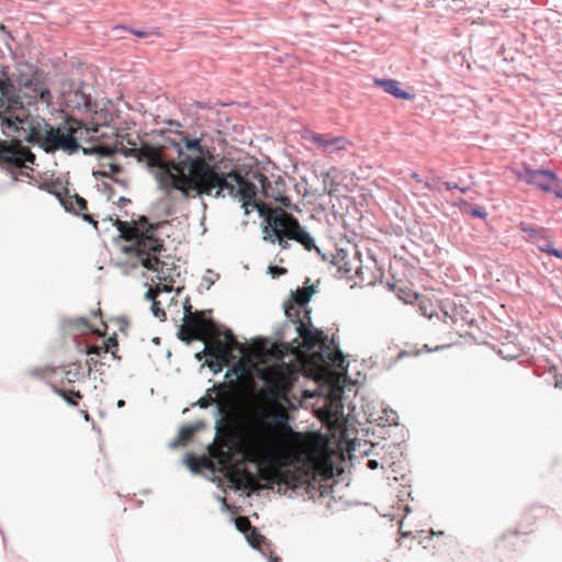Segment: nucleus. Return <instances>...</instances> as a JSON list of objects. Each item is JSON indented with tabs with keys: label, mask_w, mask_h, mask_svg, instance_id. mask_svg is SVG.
I'll return each mask as SVG.
<instances>
[{
	"label": "nucleus",
	"mask_w": 562,
	"mask_h": 562,
	"mask_svg": "<svg viewBox=\"0 0 562 562\" xmlns=\"http://www.w3.org/2000/svg\"><path fill=\"white\" fill-rule=\"evenodd\" d=\"M124 406H125V401H124V400H119V401L116 402V407H117V408H123Z\"/></svg>",
	"instance_id": "obj_62"
},
{
	"label": "nucleus",
	"mask_w": 562,
	"mask_h": 562,
	"mask_svg": "<svg viewBox=\"0 0 562 562\" xmlns=\"http://www.w3.org/2000/svg\"><path fill=\"white\" fill-rule=\"evenodd\" d=\"M270 429L266 434V443L272 450L279 448L281 438L293 429V417L284 412H276L267 415Z\"/></svg>",
	"instance_id": "obj_10"
},
{
	"label": "nucleus",
	"mask_w": 562,
	"mask_h": 562,
	"mask_svg": "<svg viewBox=\"0 0 562 562\" xmlns=\"http://www.w3.org/2000/svg\"><path fill=\"white\" fill-rule=\"evenodd\" d=\"M78 216H80L85 222L92 224V226H93L97 231L99 229V228H98L99 223H98V221H95V220L93 218V215H91V214H89V213L83 212V213H79V215H78Z\"/></svg>",
	"instance_id": "obj_44"
},
{
	"label": "nucleus",
	"mask_w": 562,
	"mask_h": 562,
	"mask_svg": "<svg viewBox=\"0 0 562 562\" xmlns=\"http://www.w3.org/2000/svg\"><path fill=\"white\" fill-rule=\"evenodd\" d=\"M234 176L241 180L240 182H246L249 186V190L245 191V199H240L239 194H228L231 198L238 200L243 203L245 207V215L249 214L248 206L257 210L259 217L263 220L262 223V234L263 240L270 244H276V240L279 239V235L285 234L288 229H291L292 221L290 220L289 213H285L282 209H276L270 212V207L265 203L258 200V188L254 181H249L243 173L238 171H234Z\"/></svg>",
	"instance_id": "obj_4"
},
{
	"label": "nucleus",
	"mask_w": 562,
	"mask_h": 562,
	"mask_svg": "<svg viewBox=\"0 0 562 562\" xmlns=\"http://www.w3.org/2000/svg\"><path fill=\"white\" fill-rule=\"evenodd\" d=\"M448 347H450V345H438V346H436L435 348H428V346H427V345H425V348H426V349H427V351H429V352H432V351H440V350H442V349H445V348H448Z\"/></svg>",
	"instance_id": "obj_52"
},
{
	"label": "nucleus",
	"mask_w": 562,
	"mask_h": 562,
	"mask_svg": "<svg viewBox=\"0 0 562 562\" xmlns=\"http://www.w3.org/2000/svg\"><path fill=\"white\" fill-rule=\"evenodd\" d=\"M194 429L190 425H184L179 429L178 439L182 442L189 441L194 436Z\"/></svg>",
	"instance_id": "obj_32"
},
{
	"label": "nucleus",
	"mask_w": 562,
	"mask_h": 562,
	"mask_svg": "<svg viewBox=\"0 0 562 562\" xmlns=\"http://www.w3.org/2000/svg\"><path fill=\"white\" fill-rule=\"evenodd\" d=\"M35 159V155L20 140L8 144L0 139V166L13 176L14 181L19 180L16 171L22 167V162L34 164Z\"/></svg>",
	"instance_id": "obj_7"
},
{
	"label": "nucleus",
	"mask_w": 562,
	"mask_h": 562,
	"mask_svg": "<svg viewBox=\"0 0 562 562\" xmlns=\"http://www.w3.org/2000/svg\"><path fill=\"white\" fill-rule=\"evenodd\" d=\"M550 182L547 186L546 193H552L557 199L562 200V179L559 178L555 171L549 173Z\"/></svg>",
	"instance_id": "obj_22"
},
{
	"label": "nucleus",
	"mask_w": 562,
	"mask_h": 562,
	"mask_svg": "<svg viewBox=\"0 0 562 562\" xmlns=\"http://www.w3.org/2000/svg\"><path fill=\"white\" fill-rule=\"evenodd\" d=\"M103 192L108 195V200H111L114 195V188L110 184V183H106V182H103Z\"/></svg>",
	"instance_id": "obj_46"
},
{
	"label": "nucleus",
	"mask_w": 562,
	"mask_h": 562,
	"mask_svg": "<svg viewBox=\"0 0 562 562\" xmlns=\"http://www.w3.org/2000/svg\"><path fill=\"white\" fill-rule=\"evenodd\" d=\"M311 279L306 278L305 289L297 288L295 291L291 292V300L299 307L306 306L316 292V284L308 285Z\"/></svg>",
	"instance_id": "obj_17"
},
{
	"label": "nucleus",
	"mask_w": 562,
	"mask_h": 562,
	"mask_svg": "<svg viewBox=\"0 0 562 562\" xmlns=\"http://www.w3.org/2000/svg\"><path fill=\"white\" fill-rule=\"evenodd\" d=\"M443 186L449 191H451V190H459L462 193H465L469 190L468 187H460L458 183L452 182V181H446V182H443Z\"/></svg>",
	"instance_id": "obj_41"
},
{
	"label": "nucleus",
	"mask_w": 562,
	"mask_h": 562,
	"mask_svg": "<svg viewBox=\"0 0 562 562\" xmlns=\"http://www.w3.org/2000/svg\"><path fill=\"white\" fill-rule=\"evenodd\" d=\"M166 144L176 150L180 160L178 168L157 178L159 187L169 198L176 199L175 194L179 193L184 199L204 194L218 199L225 198L226 191L227 194H241L239 198L245 199V191L249 190V186L244 181L239 182V178L234 176L235 170L225 172L210 165H202L198 156L182 153L181 136L168 137Z\"/></svg>",
	"instance_id": "obj_2"
},
{
	"label": "nucleus",
	"mask_w": 562,
	"mask_h": 562,
	"mask_svg": "<svg viewBox=\"0 0 562 562\" xmlns=\"http://www.w3.org/2000/svg\"><path fill=\"white\" fill-rule=\"evenodd\" d=\"M234 522H235L237 530H239L240 532H245V528L248 526L247 520H239L236 518V519H234Z\"/></svg>",
	"instance_id": "obj_48"
},
{
	"label": "nucleus",
	"mask_w": 562,
	"mask_h": 562,
	"mask_svg": "<svg viewBox=\"0 0 562 562\" xmlns=\"http://www.w3.org/2000/svg\"><path fill=\"white\" fill-rule=\"evenodd\" d=\"M240 490L247 496H251V495H255V494L259 495V493L261 491V486L259 484H257L256 482L251 481V480H247L246 482L243 483Z\"/></svg>",
	"instance_id": "obj_28"
},
{
	"label": "nucleus",
	"mask_w": 562,
	"mask_h": 562,
	"mask_svg": "<svg viewBox=\"0 0 562 562\" xmlns=\"http://www.w3.org/2000/svg\"><path fill=\"white\" fill-rule=\"evenodd\" d=\"M61 105L70 111H92L94 102L92 100L90 85L85 80L75 78H61L59 80Z\"/></svg>",
	"instance_id": "obj_6"
},
{
	"label": "nucleus",
	"mask_w": 562,
	"mask_h": 562,
	"mask_svg": "<svg viewBox=\"0 0 562 562\" xmlns=\"http://www.w3.org/2000/svg\"><path fill=\"white\" fill-rule=\"evenodd\" d=\"M552 257L559 258L562 260V250L554 248L553 252L551 254Z\"/></svg>",
	"instance_id": "obj_58"
},
{
	"label": "nucleus",
	"mask_w": 562,
	"mask_h": 562,
	"mask_svg": "<svg viewBox=\"0 0 562 562\" xmlns=\"http://www.w3.org/2000/svg\"><path fill=\"white\" fill-rule=\"evenodd\" d=\"M196 106L199 109H212V103L210 101H196Z\"/></svg>",
	"instance_id": "obj_50"
},
{
	"label": "nucleus",
	"mask_w": 562,
	"mask_h": 562,
	"mask_svg": "<svg viewBox=\"0 0 562 562\" xmlns=\"http://www.w3.org/2000/svg\"><path fill=\"white\" fill-rule=\"evenodd\" d=\"M246 539L248 544L254 549H259L265 541V538L257 531H251L249 535H246Z\"/></svg>",
	"instance_id": "obj_30"
},
{
	"label": "nucleus",
	"mask_w": 562,
	"mask_h": 562,
	"mask_svg": "<svg viewBox=\"0 0 562 562\" xmlns=\"http://www.w3.org/2000/svg\"><path fill=\"white\" fill-rule=\"evenodd\" d=\"M290 237H288V232L285 234L279 235V239L276 243L280 246L281 249L285 250L291 247Z\"/></svg>",
	"instance_id": "obj_39"
},
{
	"label": "nucleus",
	"mask_w": 562,
	"mask_h": 562,
	"mask_svg": "<svg viewBox=\"0 0 562 562\" xmlns=\"http://www.w3.org/2000/svg\"><path fill=\"white\" fill-rule=\"evenodd\" d=\"M130 203H131V200H130V199H127V198H125V196H120V198H119V201H117V205H119V207H123V206H125V205H127V204H130Z\"/></svg>",
	"instance_id": "obj_53"
},
{
	"label": "nucleus",
	"mask_w": 562,
	"mask_h": 562,
	"mask_svg": "<svg viewBox=\"0 0 562 562\" xmlns=\"http://www.w3.org/2000/svg\"><path fill=\"white\" fill-rule=\"evenodd\" d=\"M216 350L210 349L207 346L203 348L200 352L195 353V359L198 361H202L203 359H206V361L211 358H214Z\"/></svg>",
	"instance_id": "obj_34"
},
{
	"label": "nucleus",
	"mask_w": 562,
	"mask_h": 562,
	"mask_svg": "<svg viewBox=\"0 0 562 562\" xmlns=\"http://www.w3.org/2000/svg\"><path fill=\"white\" fill-rule=\"evenodd\" d=\"M103 223H111L116 227L120 238L131 243L123 246L122 251L137 258L136 262L123 263L126 267L125 274L142 266L154 272L155 278L159 281L167 282L169 279L171 280L170 269L167 268L166 262L158 258V255L165 250L164 241L155 235L156 227L146 216H139L137 222H124L108 216L103 220Z\"/></svg>",
	"instance_id": "obj_3"
},
{
	"label": "nucleus",
	"mask_w": 562,
	"mask_h": 562,
	"mask_svg": "<svg viewBox=\"0 0 562 562\" xmlns=\"http://www.w3.org/2000/svg\"><path fill=\"white\" fill-rule=\"evenodd\" d=\"M104 364H105V363H104L103 361H100V360H98V359H95V358H93V357H91V358L87 359V361H86V366H87V375H90V374H91V370H92V369H91V367H92V366H94V367H97V366H101V367H102V366H104Z\"/></svg>",
	"instance_id": "obj_42"
},
{
	"label": "nucleus",
	"mask_w": 562,
	"mask_h": 562,
	"mask_svg": "<svg viewBox=\"0 0 562 562\" xmlns=\"http://www.w3.org/2000/svg\"><path fill=\"white\" fill-rule=\"evenodd\" d=\"M117 30L122 29V30H127L130 31L132 34H134L135 36L137 37H146L149 33L148 31L144 30V29H131V27H127L125 25H119L116 26Z\"/></svg>",
	"instance_id": "obj_37"
},
{
	"label": "nucleus",
	"mask_w": 562,
	"mask_h": 562,
	"mask_svg": "<svg viewBox=\"0 0 562 562\" xmlns=\"http://www.w3.org/2000/svg\"><path fill=\"white\" fill-rule=\"evenodd\" d=\"M215 498L216 501H218L222 505V510H226L227 509V503L225 501L224 497H222L221 495H215Z\"/></svg>",
	"instance_id": "obj_55"
},
{
	"label": "nucleus",
	"mask_w": 562,
	"mask_h": 562,
	"mask_svg": "<svg viewBox=\"0 0 562 562\" xmlns=\"http://www.w3.org/2000/svg\"><path fill=\"white\" fill-rule=\"evenodd\" d=\"M53 102V94L44 82L36 76L26 77L19 83L10 77L7 67L0 64V116L2 133L7 136H13V133L20 131L30 133L25 135L29 144L37 145L47 154H54L61 150L67 155H72L82 150L85 155L92 153V148H85L80 145L77 132L67 123L59 125L42 122H30L34 112L38 111V105L49 106Z\"/></svg>",
	"instance_id": "obj_1"
},
{
	"label": "nucleus",
	"mask_w": 562,
	"mask_h": 562,
	"mask_svg": "<svg viewBox=\"0 0 562 562\" xmlns=\"http://www.w3.org/2000/svg\"><path fill=\"white\" fill-rule=\"evenodd\" d=\"M177 136H181V151L194 153L198 157L207 153L206 146L203 144V136H194L188 131H176Z\"/></svg>",
	"instance_id": "obj_14"
},
{
	"label": "nucleus",
	"mask_w": 562,
	"mask_h": 562,
	"mask_svg": "<svg viewBox=\"0 0 562 562\" xmlns=\"http://www.w3.org/2000/svg\"><path fill=\"white\" fill-rule=\"evenodd\" d=\"M210 403H211V401H209V398H207V400H203V398H202V400H200V401L198 402V404H199V405H200V407H202V408L207 407Z\"/></svg>",
	"instance_id": "obj_59"
},
{
	"label": "nucleus",
	"mask_w": 562,
	"mask_h": 562,
	"mask_svg": "<svg viewBox=\"0 0 562 562\" xmlns=\"http://www.w3.org/2000/svg\"><path fill=\"white\" fill-rule=\"evenodd\" d=\"M330 342V347L333 349V358L328 360L334 361L338 366H344L346 356L340 348L338 338L336 336H333Z\"/></svg>",
	"instance_id": "obj_24"
},
{
	"label": "nucleus",
	"mask_w": 562,
	"mask_h": 562,
	"mask_svg": "<svg viewBox=\"0 0 562 562\" xmlns=\"http://www.w3.org/2000/svg\"><path fill=\"white\" fill-rule=\"evenodd\" d=\"M538 241L539 243L537 244V248L539 249V251L551 256L555 247L553 246V241L550 239L548 234L546 233V237L539 238Z\"/></svg>",
	"instance_id": "obj_27"
},
{
	"label": "nucleus",
	"mask_w": 562,
	"mask_h": 562,
	"mask_svg": "<svg viewBox=\"0 0 562 562\" xmlns=\"http://www.w3.org/2000/svg\"><path fill=\"white\" fill-rule=\"evenodd\" d=\"M441 183V178L440 177H432L431 179H427L425 182H424V187L427 188L428 190H438L440 191V189L438 187H436L437 184Z\"/></svg>",
	"instance_id": "obj_40"
},
{
	"label": "nucleus",
	"mask_w": 562,
	"mask_h": 562,
	"mask_svg": "<svg viewBox=\"0 0 562 562\" xmlns=\"http://www.w3.org/2000/svg\"><path fill=\"white\" fill-rule=\"evenodd\" d=\"M304 488H305V492L311 495H313V493L316 491L314 483L307 484Z\"/></svg>",
	"instance_id": "obj_56"
},
{
	"label": "nucleus",
	"mask_w": 562,
	"mask_h": 562,
	"mask_svg": "<svg viewBox=\"0 0 562 562\" xmlns=\"http://www.w3.org/2000/svg\"><path fill=\"white\" fill-rule=\"evenodd\" d=\"M347 140L346 143H337V144H333L329 148H330V151H335V150H341V149H345L346 145H347Z\"/></svg>",
	"instance_id": "obj_51"
},
{
	"label": "nucleus",
	"mask_w": 562,
	"mask_h": 562,
	"mask_svg": "<svg viewBox=\"0 0 562 562\" xmlns=\"http://www.w3.org/2000/svg\"><path fill=\"white\" fill-rule=\"evenodd\" d=\"M182 308L184 319L178 328L177 337L187 345H190L193 340L203 341L202 335L212 329V319L206 317L211 310L193 311L189 297L183 302Z\"/></svg>",
	"instance_id": "obj_5"
},
{
	"label": "nucleus",
	"mask_w": 562,
	"mask_h": 562,
	"mask_svg": "<svg viewBox=\"0 0 562 562\" xmlns=\"http://www.w3.org/2000/svg\"><path fill=\"white\" fill-rule=\"evenodd\" d=\"M52 390L55 394L59 395L66 403H68L71 406H77L78 401L81 398V395L79 392H67L63 389H59L58 386L52 384Z\"/></svg>",
	"instance_id": "obj_23"
},
{
	"label": "nucleus",
	"mask_w": 562,
	"mask_h": 562,
	"mask_svg": "<svg viewBox=\"0 0 562 562\" xmlns=\"http://www.w3.org/2000/svg\"><path fill=\"white\" fill-rule=\"evenodd\" d=\"M379 467V462L376 460H368V468L371 470H375Z\"/></svg>",
	"instance_id": "obj_57"
},
{
	"label": "nucleus",
	"mask_w": 562,
	"mask_h": 562,
	"mask_svg": "<svg viewBox=\"0 0 562 562\" xmlns=\"http://www.w3.org/2000/svg\"><path fill=\"white\" fill-rule=\"evenodd\" d=\"M519 228L521 232L528 234V236L530 238H533V239H539V238H544L546 237V229L543 227H540V228H536L533 227L532 225L528 224V223H525V222H521L519 224Z\"/></svg>",
	"instance_id": "obj_25"
},
{
	"label": "nucleus",
	"mask_w": 562,
	"mask_h": 562,
	"mask_svg": "<svg viewBox=\"0 0 562 562\" xmlns=\"http://www.w3.org/2000/svg\"><path fill=\"white\" fill-rule=\"evenodd\" d=\"M329 177L330 176H329L328 172L324 175L323 182H324L325 186L327 184V181H328Z\"/></svg>",
	"instance_id": "obj_63"
},
{
	"label": "nucleus",
	"mask_w": 562,
	"mask_h": 562,
	"mask_svg": "<svg viewBox=\"0 0 562 562\" xmlns=\"http://www.w3.org/2000/svg\"><path fill=\"white\" fill-rule=\"evenodd\" d=\"M157 291L169 293L172 291V286L168 285V284H161V285L157 286L156 289H148L144 295L145 300L151 301V303H154V301H156Z\"/></svg>",
	"instance_id": "obj_29"
},
{
	"label": "nucleus",
	"mask_w": 562,
	"mask_h": 562,
	"mask_svg": "<svg viewBox=\"0 0 562 562\" xmlns=\"http://www.w3.org/2000/svg\"><path fill=\"white\" fill-rule=\"evenodd\" d=\"M117 344H119L117 335L114 333L112 336H110L108 338L106 345L103 347V349H101L100 347H97V346H89L86 349V353L88 356H90V355L101 356L102 352L106 353L109 351V348H116Z\"/></svg>",
	"instance_id": "obj_21"
},
{
	"label": "nucleus",
	"mask_w": 562,
	"mask_h": 562,
	"mask_svg": "<svg viewBox=\"0 0 562 562\" xmlns=\"http://www.w3.org/2000/svg\"><path fill=\"white\" fill-rule=\"evenodd\" d=\"M153 315L160 319H166V312L160 307V302L154 301L150 306Z\"/></svg>",
	"instance_id": "obj_35"
},
{
	"label": "nucleus",
	"mask_w": 562,
	"mask_h": 562,
	"mask_svg": "<svg viewBox=\"0 0 562 562\" xmlns=\"http://www.w3.org/2000/svg\"><path fill=\"white\" fill-rule=\"evenodd\" d=\"M552 171L548 168L532 169L529 165L525 164L520 170L516 171V177L518 180L546 192L547 186L551 180L549 173H552Z\"/></svg>",
	"instance_id": "obj_11"
},
{
	"label": "nucleus",
	"mask_w": 562,
	"mask_h": 562,
	"mask_svg": "<svg viewBox=\"0 0 562 562\" xmlns=\"http://www.w3.org/2000/svg\"><path fill=\"white\" fill-rule=\"evenodd\" d=\"M323 261H328L333 266H338V258L344 259L345 255H342L340 251H337L336 254H326L321 250V254H318Z\"/></svg>",
	"instance_id": "obj_33"
},
{
	"label": "nucleus",
	"mask_w": 562,
	"mask_h": 562,
	"mask_svg": "<svg viewBox=\"0 0 562 562\" xmlns=\"http://www.w3.org/2000/svg\"><path fill=\"white\" fill-rule=\"evenodd\" d=\"M554 386L557 389H562V375L554 374Z\"/></svg>",
	"instance_id": "obj_54"
},
{
	"label": "nucleus",
	"mask_w": 562,
	"mask_h": 562,
	"mask_svg": "<svg viewBox=\"0 0 562 562\" xmlns=\"http://www.w3.org/2000/svg\"><path fill=\"white\" fill-rule=\"evenodd\" d=\"M67 376L80 379L87 374L85 367L79 362H72L69 364V369L65 371Z\"/></svg>",
	"instance_id": "obj_26"
},
{
	"label": "nucleus",
	"mask_w": 562,
	"mask_h": 562,
	"mask_svg": "<svg viewBox=\"0 0 562 562\" xmlns=\"http://www.w3.org/2000/svg\"><path fill=\"white\" fill-rule=\"evenodd\" d=\"M310 140L314 144H317L318 146H322V147H330L333 144H337V143H346V138L345 137H331V138H328L327 135L325 134H319V133H313V135L310 137Z\"/></svg>",
	"instance_id": "obj_20"
},
{
	"label": "nucleus",
	"mask_w": 562,
	"mask_h": 562,
	"mask_svg": "<svg viewBox=\"0 0 562 562\" xmlns=\"http://www.w3.org/2000/svg\"><path fill=\"white\" fill-rule=\"evenodd\" d=\"M114 150L121 153L124 157L134 156V149L124 146L122 143H116L114 146Z\"/></svg>",
	"instance_id": "obj_36"
},
{
	"label": "nucleus",
	"mask_w": 562,
	"mask_h": 562,
	"mask_svg": "<svg viewBox=\"0 0 562 562\" xmlns=\"http://www.w3.org/2000/svg\"><path fill=\"white\" fill-rule=\"evenodd\" d=\"M245 177V175H243ZM246 178L249 181H254L263 198L271 199L279 203L283 207H290L292 205L290 198L285 194V181L281 176H278L271 181L266 175L260 171L251 172V178Z\"/></svg>",
	"instance_id": "obj_8"
},
{
	"label": "nucleus",
	"mask_w": 562,
	"mask_h": 562,
	"mask_svg": "<svg viewBox=\"0 0 562 562\" xmlns=\"http://www.w3.org/2000/svg\"><path fill=\"white\" fill-rule=\"evenodd\" d=\"M194 429V434L201 431L202 429H204L205 427V423L200 420V422H196L195 424L191 425Z\"/></svg>",
	"instance_id": "obj_49"
},
{
	"label": "nucleus",
	"mask_w": 562,
	"mask_h": 562,
	"mask_svg": "<svg viewBox=\"0 0 562 562\" xmlns=\"http://www.w3.org/2000/svg\"><path fill=\"white\" fill-rule=\"evenodd\" d=\"M290 220L292 225L290 226L291 229H288V237L300 244L306 251L315 250L317 254H321V248L316 245L315 238L307 232L306 227L293 215H290Z\"/></svg>",
	"instance_id": "obj_12"
},
{
	"label": "nucleus",
	"mask_w": 562,
	"mask_h": 562,
	"mask_svg": "<svg viewBox=\"0 0 562 562\" xmlns=\"http://www.w3.org/2000/svg\"><path fill=\"white\" fill-rule=\"evenodd\" d=\"M244 373H245V371L241 367L229 368L225 373V378L228 380H232L233 378L237 379L238 376L243 375Z\"/></svg>",
	"instance_id": "obj_38"
},
{
	"label": "nucleus",
	"mask_w": 562,
	"mask_h": 562,
	"mask_svg": "<svg viewBox=\"0 0 562 562\" xmlns=\"http://www.w3.org/2000/svg\"><path fill=\"white\" fill-rule=\"evenodd\" d=\"M411 177L417 181V182H423V179L420 178V176L417 173V172H412Z\"/></svg>",
	"instance_id": "obj_61"
},
{
	"label": "nucleus",
	"mask_w": 562,
	"mask_h": 562,
	"mask_svg": "<svg viewBox=\"0 0 562 562\" xmlns=\"http://www.w3.org/2000/svg\"><path fill=\"white\" fill-rule=\"evenodd\" d=\"M374 83L395 99L411 101L415 98L414 93L402 89L401 82L395 79L375 78Z\"/></svg>",
	"instance_id": "obj_15"
},
{
	"label": "nucleus",
	"mask_w": 562,
	"mask_h": 562,
	"mask_svg": "<svg viewBox=\"0 0 562 562\" xmlns=\"http://www.w3.org/2000/svg\"><path fill=\"white\" fill-rule=\"evenodd\" d=\"M297 328V335L291 339L292 344L296 342L299 338H302L308 350H314L316 347L322 345V357L324 359L333 358V349L327 345L328 336L322 329L313 326L310 316H307V321H300Z\"/></svg>",
	"instance_id": "obj_9"
},
{
	"label": "nucleus",
	"mask_w": 562,
	"mask_h": 562,
	"mask_svg": "<svg viewBox=\"0 0 562 562\" xmlns=\"http://www.w3.org/2000/svg\"><path fill=\"white\" fill-rule=\"evenodd\" d=\"M218 393H217V390H216V386L213 385L212 387H210L207 391H206V397L209 398V401L213 402L216 397H217Z\"/></svg>",
	"instance_id": "obj_47"
},
{
	"label": "nucleus",
	"mask_w": 562,
	"mask_h": 562,
	"mask_svg": "<svg viewBox=\"0 0 562 562\" xmlns=\"http://www.w3.org/2000/svg\"><path fill=\"white\" fill-rule=\"evenodd\" d=\"M203 282H205V283H206V288H207V289H210V288H211V285H213V284H214V280H213V279H211V278H206V277H204V278H203Z\"/></svg>",
	"instance_id": "obj_60"
},
{
	"label": "nucleus",
	"mask_w": 562,
	"mask_h": 562,
	"mask_svg": "<svg viewBox=\"0 0 562 562\" xmlns=\"http://www.w3.org/2000/svg\"><path fill=\"white\" fill-rule=\"evenodd\" d=\"M269 273L272 276V278L282 276L286 273V269L283 267L278 266H269L268 268Z\"/></svg>",
	"instance_id": "obj_43"
},
{
	"label": "nucleus",
	"mask_w": 562,
	"mask_h": 562,
	"mask_svg": "<svg viewBox=\"0 0 562 562\" xmlns=\"http://www.w3.org/2000/svg\"><path fill=\"white\" fill-rule=\"evenodd\" d=\"M183 464L187 465V468L190 470L191 473L193 474H200L201 471L194 460V454L191 453V452H188L186 453L184 458H183Z\"/></svg>",
	"instance_id": "obj_31"
},
{
	"label": "nucleus",
	"mask_w": 562,
	"mask_h": 562,
	"mask_svg": "<svg viewBox=\"0 0 562 562\" xmlns=\"http://www.w3.org/2000/svg\"><path fill=\"white\" fill-rule=\"evenodd\" d=\"M284 313L288 317L282 324H279L273 329V335L277 340L281 342H286L288 339L291 341L290 333H295L297 335L299 322L302 321L299 312L293 307H288L284 305Z\"/></svg>",
	"instance_id": "obj_13"
},
{
	"label": "nucleus",
	"mask_w": 562,
	"mask_h": 562,
	"mask_svg": "<svg viewBox=\"0 0 562 562\" xmlns=\"http://www.w3.org/2000/svg\"><path fill=\"white\" fill-rule=\"evenodd\" d=\"M177 446H178V442H177V441H171V442L169 443V447H170V448H176Z\"/></svg>",
	"instance_id": "obj_64"
},
{
	"label": "nucleus",
	"mask_w": 562,
	"mask_h": 562,
	"mask_svg": "<svg viewBox=\"0 0 562 562\" xmlns=\"http://www.w3.org/2000/svg\"><path fill=\"white\" fill-rule=\"evenodd\" d=\"M55 195L57 196L60 204L64 206L65 211L68 213L79 215V211L88 210L87 200L77 193L67 196H63L59 193H55Z\"/></svg>",
	"instance_id": "obj_16"
},
{
	"label": "nucleus",
	"mask_w": 562,
	"mask_h": 562,
	"mask_svg": "<svg viewBox=\"0 0 562 562\" xmlns=\"http://www.w3.org/2000/svg\"><path fill=\"white\" fill-rule=\"evenodd\" d=\"M226 353L227 348L223 342H221L218 350H216L214 355V358H211L205 362V364L213 371L214 374H218L223 371Z\"/></svg>",
	"instance_id": "obj_18"
},
{
	"label": "nucleus",
	"mask_w": 562,
	"mask_h": 562,
	"mask_svg": "<svg viewBox=\"0 0 562 562\" xmlns=\"http://www.w3.org/2000/svg\"><path fill=\"white\" fill-rule=\"evenodd\" d=\"M71 325H72L74 327L85 329V328H87V327L89 326V322H88V319H87L86 317H78V318H76V319L71 323Z\"/></svg>",
	"instance_id": "obj_45"
},
{
	"label": "nucleus",
	"mask_w": 562,
	"mask_h": 562,
	"mask_svg": "<svg viewBox=\"0 0 562 562\" xmlns=\"http://www.w3.org/2000/svg\"><path fill=\"white\" fill-rule=\"evenodd\" d=\"M459 203L463 204L462 213L469 214L472 217L485 220L487 217V212L484 206L480 204H472L467 202L463 198L459 199Z\"/></svg>",
	"instance_id": "obj_19"
}]
</instances>
